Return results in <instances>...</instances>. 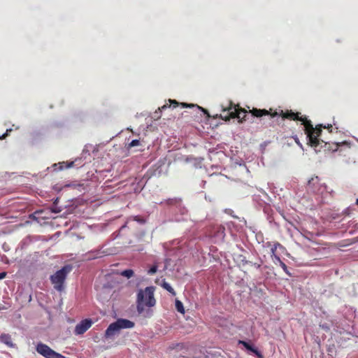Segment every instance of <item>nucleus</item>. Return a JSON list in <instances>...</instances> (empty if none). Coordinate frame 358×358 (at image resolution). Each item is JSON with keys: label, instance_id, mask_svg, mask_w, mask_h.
<instances>
[{"label": "nucleus", "instance_id": "f257e3e1", "mask_svg": "<svg viewBox=\"0 0 358 358\" xmlns=\"http://www.w3.org/2000/svg\"><path fill=\"white\" fill-rule=\"evenodd\" d=\"M271 109H270L269 114L271 117H274L276 116H281L282 119H287L289 120H299L302 122L305 127V133L307 136L308 138V144H309L312 148H313L316 152H320L322 148H324V150H329L332 152H340L350 150V143L347 141H343L341 143H327L324 142L322 140L319 139V136H320L322 134V128H327L329 130V132H332V125L328 124L327 127L323 126L322 124L317 125L315 127H313L311 121L308 120L306 117L299 116L300 113H294L292 110H286L285 111L281 110L280 113L275 111L274 113H271Z\"/></svg>", "mask_w": 358, "mask_h": 358}, {"label": "nucleus", "instance_id": "f03ea898", "mask_svg": "<svg viewBox=\"0 0 358 358\" xmlns=\"http://www.w3.org/2000/svg\"><path fill=\"white\" fill-rule=\"evenodd\" d=\"M223 115L221 114L220 117L225 121L230 119L237 118L238 122L242 123L254 117H261L264 115H268L269 111L266 109H257L253 108L248 111L245 108H241L238 105L234 104L229 101L226 106H222Z\"/></svg>", "mask_w": 358, "mask_h": 358}, {"label": "nucleus", "instance_id": "7ed1b4c3", "mask_svg": "<svg viewBox=\"0 0 358 358\" xmlns=\"http://www.w3.org/2000/svg\"><path fill=\"white\" fill-rule=\"evenodd\" d=\"M155 287H147L144 289H139L137 294L136 303L137 311L141 314L145 310V307H153L156 303L154 296Z\"/></svg>", "mask_w": 358, "mask_h": 358}, {"label": "nucleus", "instance_id": "20e7f679", "mask_svg": "<svg viewBox=\"0 0 358 358\" xmlns=\"http://www.w3.org/2000/svg\"><path fill=\"white\" fill-rule=\"evenodd\" d=\"M134 327V323L127 319H118L111 323L105 331V337L110 338L119 333L122 329H130Z\"/></svg>", "mask_w": 358, "mask_h": 358}, {"label": "nucleus", "instance_id": "39448f33", "mask_svg": "<svg viewBox=\"0 0 358 358\" xmlns=\"http://www.w3.org/2000/svg\"><path fill=\"white\" fill-rule=\"evenodd\" d=\"M70 271L71 268L65 266L50 276V281L56 290L59 292L64 290V282Z\"/></svg>", "mask_w": 358, "mask_h": 358}, {"label": "nucleus", "instance_id": "423d86ee", "mask_svg": "<svg viewBox=\"0 0 358 358\" xmlns=\"http://www.w3.org/2000/svg\"><path fill=\"white\" fill-rule=\"evenodd\" d=\"M37 352L45 358H66L64 355L55 352L48 345L39 343L36 347Z\"/></svg>", "mask_w": 358, "mask_h": 358}, {"label": "nucleus", "instance_id": "0eeeda50", "mask_svg": "<svg viewBox=\"0 0 358 358\" xmlns=\"http://www.w3.org/2000/svg\"><path fill=\"white\" fill-rule=\"evenodd\" d=\"M92 325V321L91 319H85L76 326L74 333L76 335H81L87 331Z\"/></svg>", "mask_w": 358, "mask_h": 358}, {"label": "nucleus", "instance_id": "6e6552de", "mask_svg": "<svg viewBox=\"0 0 358 358\" xmlns=\"http://www.w3.org/2000/svg\"><path fill=\"white\" fill-rule=\"evenodd\" d=\"M239 344L244 346L248 350L253 352L257 358H264L263 355L255 347L250 345L248 342L245 341H239Z\"/></svg>", "mask_w": 358, "mask_h": 358}, {"label": "nucleus", "instance_id": "1a4fd4ad", "mask_svg": "<svg viewBox=\"0 0 358 358\" xmlns=\"http://www.w3.org/2000/svg\"><path fill=\"white\" fill-rule=\"evenodd\" d=\"M0 342L4 343L9 348H13L15 345L12 342V338H11L10 335H9L8 334H2L0 336Z\"/></svg>", "mask_w": 358, "mask_h": 358}, {"label": "nucleus", "instance_id": "9d476101", "mask_svg": "<svg viewBox=\"0 0 358 358\" xmlns=\"http://www.w3.org/2000/svg\"><path fill=\"white\" fill-rule=\"evenodd\" d=\"M169 102L170 103L169 105H168L167 103L163 105L162 107H159L158 108V110L162 112L163 110H165L166 108H171L172 107L173 108H175L176 107H178L179 106V103L176 101V100H171V99H169Z\"/></svg>", "mask_w": 358, "mask_h": 358}, {"label": "nucleus", "instance_id": "9b49d317", "mask_svg": "<svg viewBox=\"0 0 358 358\" xmlns=\"http://www.w3.org/2000/svg\"><path fill=\"white\" fill-rule=\"evenodd\" d=\"M267 245H268V246H271V257L276 255V250H277L278 248H282V245L278 242L274 243L273 245H271V243H267Z\"/></svg>", "mask_w": 358, "mask_h": 358}, {"label": "nucleus", "instance_id": "f8f14e48", "mask_svg": "<svg viewBox=\"0 0 358 358\" xmlns=\"http://www.w3.org/2000/svg\"><path fill=\"white\" fill-rule=\"evenodd\" d=\"M162 287L169 292H170L173 296H175L176 294L175 290L168 282L164 281L162 283Z\"/></svg>", "mask_w": 358, "mask_h": 358}, {"label": "nucleus", "instance_id": "ddd939ff", "mask_svg": "<svg viewBox=\"0 0 358 358\" xmlns=\"http://www.w3.org/2000/svg\"><path fill=\"white\" fill-rule=\"evenodd\" d=\"M176 308L179 313L182 314L185 313V308L183 304L178 299L176 300Z\"/></svg>", "mask_w": 358, "mask_h": 358}, {"label": "nucleus", "instance_id": "4468645a", "mask_svg": "<svg viewBox=\"0 0 358 358\" xmlns=\"http://www.w3.org/2000/svg\"><path fill=\"white\" fill-rule=\"evenodd\" d=\"M134 271L132 269H126L121 272V275L126 277L127 278H130L134 275Z\"/></svg>", "mask_w": 358, "mask_h": 358}, {"label": "nucleus", "instance_id": "2eb2a0df", "mask_svg": "<svg viewBox=\"0 0 358 358\" xmlns=\"http://www.w3.org/2000/svg\"><path fill=\"white\" fill-rule=\"evenodd\" d=\"M64 165H65V167L66 169H69V168H71L74 166V162H62L60 164V169H64Z\"/></svg>", "mask_w": 358, "mask_h": 358}, {"label": "nucleus", "instance_id": "dca6fc26", "mask_svg": "<svg viewBox=\"0 0 358 358\" xmlns=\"http://www.w3.org/2000/svg\"><path fill=\"white\" fill-rule=\"evenodd\" d=\"M280 266L289 276H292V274L288 271L287 266L283 262H280Z\"/></svg>", "mask_w": 358, "mask_h": 358}, {"label": "nucleus", "instance_id": "f3484780", "mask_svg": "<svg viewBox=\"0 0 358 358\" xmlns=\"http://www.w3.org/2000/svg\"><path fill=\"white\" fill-rule=\"evenodd\" d=\"M140 145V141L135 139L131 141V143L129 144L128 148H132Z\"/></svg>", "mask_w": 358, "mask_h": 358}, {"label": "nucleus", "instance_id": "a211bd4d", "mask_svg": "<svg viewBox=\"0 0 358 358\" xmlns=\"http://www.w3.org/2000/svg\"><path fill=\"white\" fill-rule=\"evenodd\" d=\"M157 266L156 265L152 266L148 271V274L152 275L157 272Z\"/></svg>", "mask_w": 358, "mask_h": 358}, {"label": "nucleus", "instance_id": "6ab92c4d", "mask_svg": "<svg viewBox=\"0 0 358 358\" xmlns=\"http://www.w3.org/2000/svg\"><path fill=\"white\" fill-rule=\"evenodd\" d=\"M273 257V262H274L275 264L276 262H278V263H279V264H280V262H282V261L280 259V257H279V256H278L277 255H274V256H273V257Z\"/></svg>", "mask_w": 358, "mask_h": 358}, {"label": "nucleus", "instance_id": "aec40b11", "mask_svg": "<svg viewBox=\"0 0 358 358\" xmlns=\"http://www.w3.org/2000/svg\"><path fill=\"white\" fill-rule=\"evenodd\" d=\"M11 129H7L6 132L3 134L2 136H0V139H4L6 138V136L8 135V132L10 131Z\"/></svg>", "mask_w": 358, "mask_h": 358}, {"label": "nucleus", "instance_id": "412c9836", "mask_svg": "<svg viewBox=\"0 0 358 358\" xmlns=\"http://www.w3.org/2000/svg\"><path fill=\"white\" fill-rule=\"evenodd\" d=\"M134 220H136V221H137V222H140V223H144V222H145V220H144L143 219L140 218V217H138V216H136V217H134Z\"/></svg>", "mask_w": 358, "mask_h": 358}, {"label": "nucleus", "instance_id": "4be33fe9", "mask_svg": "<svg viewBox=\"0 0 358 358\" xmlns=\"http://www.w3.org/2000/svg\"><path fill=\"white\" fill-rule=\"evenodd\" d=\"M183 108L185 107H194V104L180 103Z\"/></svg>", "mask_w": 358, "mask_h": 358}, {"label": "nucleus", "instance_id": "5701e85b", "mask_svg": "<svg viewBox=\"0 0 358 358\" xmlns=\"http://www.w3.org/2000/svg\"><path fill=\"white\" fill-rule=\"evenodd\" d=\"M6 276V272L0 273V280L3 279Z\"/></svg>", "mask_w": 358, "mask_h": 358}, {"label": "nucleus", "instance_id": "b1692460", "mask_svg": "<svg viewBox=\"0 0 358 358\" xmlns=\"http://www.w3.org/2000/svg\"><path fill=\"white\" fill-rule=\"evenodd\" d=\"M254 266H255L256 268H260L261 264H257V263H255V264H254Z\"/></svg>", "mask_w": 358, "mask_h": 358}, {"label": "nucleus", "instance_id": "393cba45", "mask_svg": "<svg viewBox=\"0 0 358 358\" xmlns=\"http://www.w3.org/2000/svg\"><path fill=\"white\" fill-rule=\"evenodd\" d=\"M197 108H198L199 110H203L205 113H207V111H206V110L203 109L201 107H200V106H197Z\"/></svg>", "mask_w": 358, "mask_h": 358}, {"label": "nucleus", "instance_id": "a878e982", "mask_svg": "<svg viewBox=\"0 0 358 358\" xmlns=\"http://www.w3.org/2000/svg\"><path fill=\"white\" fill-rule=\"evenodd\" d=\"M52 211H53V212H55V213H58V212H59L60 210H53Z\"/></svg>", "mask_w": 358, "mask_h": 358}, {"label": "nucleus", "instance_id": "bb28decb", "mask_svg": "<svg viewBox=\"0 0 358 358\" xmlns=\"http://www.w3.org/2000/svg\"><path fill=\"white\" fill-rule=\"evenodd\" d=\"M155 113L156 115H157V113H157V111H155ZM156 116H157V117H159V116H158V115H156Z\"/></svg>", "mask_w": 358, "mask_h": 358}, {"label": "nucleus", "instance_id": "cd10ccee", "mask_svg": "<svg viewBox=\"0 0 358 358\" xmlns=\"http://www.w3.org/2000/svg\"><path fill=\"white\" fill-rule=\"evenodd\" d=\"M356 204L358 206V199L356 200Z\"/></svg>", "mask_w": 358, "mask_h": 358}]
</instances>
